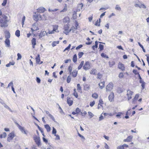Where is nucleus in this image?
Here are the masks:
<instances>
[{"label":"nucleus","instance_id":"obj_37","mask_svg":"<svg viewBox=\"0 0 149 149\" xmlns=\"http://www.w3.org/2000/svg\"><path fill=\"white\" fill-rule=\"evenodd\" d=\"M90 89L89 85L88 84H86L84 86V89L85 90H88Z\"/></svg>","mask_w":149,"mask_h":149},{"label":"nucleus","instance_id":"obj_25","mask_svg":"<svg viewBox=\"0 0 149 149\" xmlns=\"http://www.w3.org/2000/svg\"><path fill=\"white\" fill-rule=\"evenodd\" d=\"M100 88L101 89H102L104 86V81L101 82L98 84Z\"/></svg>","mask_w":149,"mask_h":149},{"label":"nucleus","instance_id":"obj_50","mask_svg":"<svg viewBox=\"0 0 149 149\" xmlns=\"http://www.w3.org/2000/svg\"><path fill=\"white\" fill-rule=\"evenodd\" d=\"M57 104V105H58V107H59L58 108H59V112L60 113H63V110L61 108V107L58 104Z\"/></svg>","mask_w":149,"mask_h":149},{"label":"nucleus","instance_id":"obj_16","mask_svg":"<svg viewBox=\"0 0 149 149\" xmlns=\"http://www.w3.org/2000/svg\"><path fill=\"white\" fill-rule=\"evenodd\" d=\"M139 96V94H137L136 95L135 97L133 99L132 101V103L133 104L135 103L137 101Z\"/></svg>","mask_w":149,"mask_h":149},{"label":"nucleus","instance_id":"obj_23","mask_svg":"<svg viewBox=\"0 0 149 149\" xmlns=\"http://www.w3.org/2000/svg\"><path fill=\"white\" fill-rule=\"evenodd\" d=\"M77 74V71L76 70H73L72 72L71 73V74H72V76L74 77H76Z\"/></svg>","mask_w":149,"mask_h":149},{"label":"nucleus","instance_id":"obj_39","mask_svg":"<svg viewBox=\"0 0 149 149\" xmlns=\"http://www.w3.org/2000/svg\"><path fill=\"white\" fill-rule=\"evenodd\" d=\"M3 105L4 107L6 109H8L10 111H11V109L5 103L3 104Z\"/></svg>","mask_w":149,"mask_h":149},{"label":"nucleus","instance_id":"obj_58","mask_svg":"<svg viewBox=\"0 0 149 149\" xmlns=\"http://www.w3.org/2000/svg\"><path fill=\"white\" fill-rule=\"evenodd\" d=\"M70 47H71V45L70 44L67 47H66V48H65V49L64 50L63 52H64L66 50H68L70 48Z\"/></svg>","mask_w":149,"mask_h":149},{"label":"nucleus","instance_id":"obj_40","mask_svg":"<svg viewBox=\"0 0 149 149\" xmlns=\"http://www.w3.org/2000/svg\"><path fill=\"white\" fill-rule=\"evenodd\" d=\"M11 87V88L13 87V81H11L8 85V86L7 88L10 87Z\"/></svg>","mask_w":149,"mask_h":149},{"label":"nucleus","instance_id":"obj_36","mask_svg":"<svg viewBox=\"0 0 149 149\" xmlns=\"http://www.w3.org/2000/svg\"><path fill=\"white\" fill-rule=\"evenodd\" d=\"M84 64V61H82L81 62L80 64V65L78 67V70H79L83 66V65Z\"/></svg>","mask_w":149,"mask_h":149},{"label":"nucleus","instance_id":"obj_55","mask_svg":"<svg viewBox=\"0 0 149 149\" xmlns=\"http://www.w3.org/2000/svg\"><path fill=\"white\" fill-rule=\"evenodd\" d=\"M72 70V67L70 65L68 67V70L69 71V72L70 73V74H71V72Z\"/></svg>","mask_w":149,"mask_h":149},{"label":"nucleus","instance_id":"obj_41","mask_svg":"<svg viewBox=\"0 0 149 149\" xmlns=\"http://www.w3.org/2000/svg\"><path fill=\"white\" fill-rule=\"evenodd\" d=\"M47 19L46 15L45 14H44L42 16V20H46Z\"/></svg>","mask_w":149,"mask_h":149},{"label":"nucleus","instance_id":"obj_22","mask_svg":"<svg viewBox=\"0 0 149 149\" xmlns=\"http://www.w3.org/2000/svg\"><path fill=\"white\" fill-rule=\"evenodd\" d=\"M32 28H33L36 31L39 29V28L37 26V24L36 23H34L32 25Z\"/></svg>","mask_w":149,"mask_h":149},{"label":"nucleus","instance_id":"obj_21","mask_svg":"<svg viewBox=\"0 0 149 149\" xmlns=\"http://www.w3.org/2000/svg\"><path fill=\"white\" fill-rule=\"evenodd\" d=\"M36 40L35 38H33L31 40V43L33 48H35V46L36 45Z\"/></svg>","mask_w":149,"mask_h":149},{"label":"nucleus","instance_id":"obj_7","mask_svg":"<svg viewBox=\"0 0 149 149\" xmlns=\"http://www.w3.org/2000/svg\"><path fill=\"white\" fill-rule=\"evenodd\" d=\"M113 87V84L112 83H110L106 86V91L107 92L110 91H111Z\"/></svg>","mask_w":149,"mask_h":149},{"label":"nucleus","instance_id":"obj_14","mask_svg":"<svg viewBox=\"0 0 149 149\" xmlns=\"http://www.w3.org/2000/svg\"><path fill=\"white\" fill-rule=\"evenodd\" d=\"M67 102L69 106L72 105L73 103V100L70 98L68 97L67 99Z\"/></svg>","mask_w":149,"mask_h":149},{"label":"nucleus","instance_id":"obj_2","mask_svg":"<svg viewBox=\"0 0 149 149\" xmlns=\"http://www.w3.org/2000/svg\"><path fill=\"white\" fill-rule=\"evenodd\" d=\"M69 24H68L65 25L64 26L63 29L64 31L63 32L67 35L71 31V30H70V29H69Z\"/></svg>","mask_w":149,"mask_h":149},{"label":"nucleus","instance_id":"obj_1","mask_svg":"<svg viewBox=\"0 0 149 149\" xmlns=\"http://www.w3.org/2000/svg\"><path fill=\"white\" fill-rule=\"evenodd\" d=\"M8 22V17L6 15H3L0 16V24H1V27H7L8 26L7 23Z\"/></svg>","mask_w":149,"mask_h":149},{"label":"nucleus","instance_id":"obj_31","mask_svg":"<svg viewBox=\"0 0 149 149\" xmlns=\"http://www.w3.org/2000/svg\"><path fill=\"white\" fill-rule=\"evenodd\" d=\"M15 36L18 37H19L20 36V31L17 30L15 32Z\"/></svg>","mask_w":149,"mask_h":149},{"label":"nucleus","instance_id":"obj_57","mask_svg":"<svg viewBox=\"0 0 149 149\" xmlns=\"http://www.w3.org/2000/svg\"><path fill=\"white\" fill-rule=\"evenodd\" d=\"M88 113L89 116H91V118L94 116L93 114L91 112L89 111Z\"/></svg>","mask_w":149,"mask_h":149},{"label":"nucleus","instance_id":"obj_59","mask_svg":"<svg viewBox=\"0 0 149 149\" xmlns=\"http://www.w3.org/2000/svg\"><path fill=\"white\" fill-rule=\"evenodd\" d=\"M99 48L100 51L102 50L103 49V46L101 44H100L99 45Z\"/></svg>","mask_w":149,"mask_h":149},{"label":"nucleus","instance_id":"obj_4","mask_svg":"<svg viewBox=\"0 0 149 149\" xmlns=\"http://www.w3.org/2000/svg\"><path fill=\"white\" fill-rule=\"evenodd\" d=\"M134 6L136 7H139L140 8H143L145 9L146 8V6L143 4L142 3L140 2H139L138 3L135 2L134 4Z\"/></svg>","mask_w":149,"mask_h":149},{"label":"nucleus","instance_id":"obj_43","mask_svg":"<svg viewBox=\"0 0 149 149\" xmlns=\"http://www.w3.org/2000/svg\"><path fill=\"white\" fill-rule=\"evenodd\" d=\"M109 66L110 67H112L115 64V62L114 61H112L111 62H109Z\"/></svg>","mask_w":149,"mask_h":149},{"label":"nucleus","instance_id":"obj_44","mask_svg":"<svg viewBox=\"0 0 149 149\" xmlns=\"http://www.w3.org/2000/svg\"><path fill=\"white\" fill-rule=\"evenodd\" d=\"M101 56L102 57H103V58H109V57L108 56H107L106 54H105L104 53H102L101 54Z\"/></svg>","mask_w":149,"mask_h":149},{"label":"nucleus","instance_id":"obj_29","mask_svg":"<svg viewBox=\"0 0 149 149\" xmlns=\"http://www.w3.org/2000/svg\"><path fill=\"white\" fill-rule=\"evenodd\" d=\"M115 9L116 10L120 11L121 10V8L118 5H116L115 7Z\"/></svg>","mask_w":149,"mask_h":149},{"label":"nucleus","instance_id":"obj_38","mask_svg":"<svg viewBox=\"0 0 149 149\" xmlns=\"http://www.w3.org/2000/svg\"><path fill=\"white\" fill-rule=\"evenodd\" d=\"M6 135H7L6 133L4 132L2 134L0 135V138H5L6 136Z\"/></svg>","mask_w":149,"mask_h":149},{"label":"nucleus","instance_id":"obj_10","mask_svg":"<svg viewBox=\"0 0 149 149\" xmlns=\"http://www.w3.org/2000/svg\"><path fill=\"white\" fill-rule=\"evenodd\" d=\"M133 93V92L131 91L130 90H128L127 91V95L128 100H129L131 98V96L132 95Z\"/></svg>","mask_w":149,"mask_h":149},{"label":"nucleus","instance_id":"obj_24","mask_svg":"<svg viewBox=\"0 0 149 149\" xmlns=\"http://www.w3.org/2000/svg\"><path fill=\"white\" fill-rule=\"evenodd\" d=\"M45 127L47 132H49L51 130V128L47 124L45 125Z\"/></svg>","mask_w":149,"mask_h":149},{"label":"nucleus","instance_id":"obj_19","mask_svg":"<svg viewBox=\"0 0 149 149\" xmlns=\"http://www.w3.org/2000/svg\"><path fill=\"white\" fill-rule=\"evenodd\" d=\"M118 67L122 70H123L125 69V68L123 64L120 63H119Z\"/></svg>","mask_w":149,"mask_h":149},{"label":"nucleus","instance_id":"obj_53","mask_svg":"<svg viewBox=\"0 0 149 149\" xmlns=\"http://www.w3.org/2000/svg\"><path fill=\"white\" fill-rule=\"evenodd\" d=\"M7 2V0H3V2L2 3V6H5Z\"/></svg>","mask_w":149,"mask_h":149},{"label":"nucleus","instance_id":"obj_8","mask_svg":"<svg viewBox=\"0 0 149 149\" xmlns=\"http://www.w3.org/2000/svg\"><path fill=\"white\" fill-rule=\"evenodd\" d=\"M18 128L22 133H24L25 134H27V132L25 131L24 127L21 126L18 123H16Z\"/></svg>","mask_w":149,"mask_h":149},{"label":"nucleus","instance_id":"obj_12","mask_svg":"<svg viewBox=\"0 0 149 149\" xmlns=\"http://www.w3.org/2000/svg\"><path fill=\"white\" fill-rule=\"evenodd\" d=\"M114 94L113 92L111 93L109 96V100L110 102H113L114 101Z\"/></svg>","mask_w":149,"mask_h":149},{"label":"nucleus","instance_id":"obj_20","mask_svg":"<svg viewBox=\"0 0 149 149\" xmlns=\"http://www.w3.org/2000/svg\"><path fill=\"white\" fill-rule=\"evenodd\" d=\"M132 138V136H129L127 137L126 139L124 140V142H130V141Z\"/></svg>","mask_w":149,"mask_h":149},{"label":"nucleus","instance_id":"obj_30","mask_svg":"<svg viewBox=\"0 0 149 149\" xmlns=\"http://www.w3.org/2000/svg\"><path fill=\"white\" fill-rule=\"evenodd\" d=\"M15 62L14 61L10 62L9 63L7 64L6 65V66L7 67H9L10 65H13L15 64Z\"/></svg>","mask_w":149,"mask_h":149},{"label":"nucleus","instance_id":"obj_42","mask_svg":"<svg viewBox=\"0 0 149 149\" xmlns=\"http://www.w3.org/2000/svg\"><path fill=\"white\" fill-rule=\"evenodd\" d=\"M77 55L75 54L74 55L73 57V61L75 63L77 61Z\"/></svg>","mask_w":149,"mask_h":149},{"label":"nucleus","instance_id":"obj_18","mask_svg":"<svg viewBox=\"0 0 149 149\" xmlns=\"http://www.w3.org/2000/svg\"><path fill=\"white\" fill-rule=\"evenodd\" d=\"M5 42L6 47H10V41L9 39H6L5 40Z\"/></svg>","mask_w":149,"mask_h":149},{"label":"nucleus","instance_id":"obj_32","mask_svg":"<svg viewBox=\"0 0 149 149\" xmlns=\"http://www.w3.org/2000/svg\"><path fill=\"white\" fill-rule=\"evenodd\" d=\"M98 45V42L97 41H96L95 42V45L92 47L93 49V50H95V48H97V46Z\"/></svg>","mask_w":149,"mask_h":149},{"label":"nucleus","instance_id":"obj_33","mask_svg":"<svg viewBox=\"0 0 149 149\" xmlns=\"http://www.w3.org/2000/svg\"><path fill=\"white\" fill-rule=\"evenodd\" d=\"M96 73V70L95 69H92L90 71V73L91 74H95Z\"/></svg>","mask_w":149,"mask_h":149},{"label":"nucleus","instance_id":"obj_5","mask_svg":"<svg viewBox=\"0 0 149 149\" xmlns=\"http://www.w3.org/2000/svg\"><path fill=\"white\" fill-rule=\"evenodd\" d=\"M83 69L85 70H89L91 68V64L88 61H86L83 66Z\"/></svg>","mask_w":149,"mask_h":149},{"label":"nucleus","instance_id":"obj_60","mask_svg":"<svg viewBox=\"0 0 149 149\" xmlns=\"http://www.w3.org/2000/svg\"><path fill=\"white\" fill-rule=\"evenodd\" d=\"M117 149H124V148L123 146H118L117 148Z\"/></svg>","mask_w":149,"mask_h":149},{"label":"nucleus","instance_id":"obj_17","mask_svg":"<svg viewBox=\"0 0 149 149\" xmlns=\"http://www.w3.org/2000/svg\"><path fill=\"white\" fill-rule=\"evenodd\" d=\"M34 139L36 144L38 145H39L40 143V140L39 138L37 136H35L34 137Z\"/></svg>","mask_w":149,"mask_h":149},{"label":"nucleus","instance_id":"obj_9","mask_svg":"<svg viewBox=\"0 0 149 149\" xmlns=\"http://www.w3.org/2000/svg\"><path fill=\"white\" fill-rule=\"evenodd\" d=\"M48 33V32L47 33L46 31H41L39 35V38H40L44 36L45 35H47Z\"/></svg>","mask_w":149,"mask_h":149},{"label":"nucleus","instance_id":"obj_62","mask_svg":"<svg viewBox=\"0 0 149 149\" xmlns=\"http://www.w3.org/2000/svg\"><path fill=\"white\" fill-rule=\"evenodd\" d=\"M102 114H103V113L101 114L100 116L99 117V121H100L102 120L104 118L103 116H102Z\"/></svg>","mask_w":149,"mask_h":149},{"label":"nucleus","instance_id":"obj_61","mask_svg":"<svg viewBox=\"0 0 149 149\" xmlns=\"http://www.w3.org/2000/svg\"><path fill=\"white\" fill-rule=\"evenodd\" d=\"M55 136H56V138L55 139L56 140H59L60 139V137L59 136L58 134H55L54 135Z\"/></svg>","mask_w":149,"mask_h":149},{"label":"nucleus","instance_id":"obj_28","mask_svg":"<svg viewBox=\"0 0 149 149\" xmlns=\"http://www.w3.org/2000/svg\"><path fill=\"white\" fill-rule=\"evenodd\" d=\"M70 19L68 17H66L63 19V22L64 23H67L69 22Z\"/></svg>","mask_w":149,"mask_h":149},{"label":"nucleus","instance_id":"obj_27","mask_svg":"<svg viewBox=\"0 0 149 149\" xmlns=\"http://www.w3.org/2000/svg\"><path fill=\"white\" fill-rule=\"evenodd\" d=\"M59 43V41H53L52 44V45L53 47L55 46L57 44H58Z\"/></svg>","mask_w":149,"mask_h":149},{"label":"nucleus","instance_id":"obj_54","mask_svg":"<svg viewBox=\"0 0 149 149\" xmlns=\"http://www.w3.org/2000/svg\"><path fill=\"white\" fill-rule=\"evenodd\" d=\"M84 54V53L83 52H80L78 53V55L79 58H81Z\"/></svg>","mask_w":149,"mask_h":149},{"label":"nucleus","instance_id":"obj_48","mask_svg":"<svg viewBox=\"0 0 149 149\" xmlns=\"http://www.w3.org/2000/svg\"><path fill=\"white\" fill-rule=\"evenodd\" d=\"M25 16H24L22 19V26L23 27V25L24 24V22L25 21Z\"/></svg>","mask_w":149,"mask_h":149},{"label":"nucleus","instance_id":"obj_47","mask_svg":"<svg viewBox=\"0 0 149 149\" xmlns=\"http://www.w3.org/2000/svg\"><path fill=\"white\" fill-rule=\"evenodd\" d=\"M71 78L70 76H68L67 79V82L68 83H69L71 81Z\"/></svg>","mask_w":149,"mask_h":149},{"label":"nucleus","instance_id":"obj_11","mask_svg":"<svg viewBox=\"0 0 149 149\" xmlns=\"http://www.w3.org/2000/svg\"><path fill=\"white\" fill-rule=\"evenodd\" d=\"M14 134L13 133H10L8 136L7 141L10 142L14 137Z\"/></svg>","mask_w":149,"mask_h":149},{"label":"nucleus","instance_id":"obj_46","mask_svg":"<svg viewBox=\"0 0 149 149\" xmlns=\"http://www.w3.org/2000/svg\"><path fill=\"white\" fill-rule=\"evenodd\" d=\"M78 136L82 139L83 141H84L85 140V139L84 137L82 136V135L80 134L79 132L78 133Z\"/></svg>","mask_w":149,"mask_h":149},{"label":"nucleus","instance_id":"obj_63","mask_svg":"<svg viewBox=\"0 0 149 149\" xmlns=\"http://www.w3.org/2000/svg\"><path fill=\"white\" fill-rule=\"evenodd\" d=\"M80 111H81L80 110V109L79 108H77L76 109V112L77 114L79 113H80Z\"/></svg>","mask_w":149,"mask_h":149},{"label":"nucleus","instance_id":"obj_49","mask_svg":"<svg viewBox=\"0 0 149 149\" xmlns=\"http://www.w3.org/2000/svg\"><path fill=\"white\" fill-rule=\"evenodd\" d=\"M56 129L54 127H53V130L52 132V133L54 135L56 134Z\"/></svg>","mask_w":149,"mask_h":149},{"label":"nucleus","instance_id":"obj_56","mask_svg":"<svg viewBox=\"0 0 149 149\" xmlns=\"http://www.w3.org/2000/svg\"><path fill=\"white\" fill-rule=\"evenodd\" d=\"M146 56L147 57V61L148 65L149 66V55L146 54Z\"/></svg>","mask_w":149,"mask_h":149},{"label":"nucleus","instance_id":"obj_26","mask_svg":"<svg viewBox=\"0 0 149 149\" xmlns=\"http://www.w3.org/2000/svg\"><path fill=\"white\" fill-rule=\"evenodd\" d=\"M36 62L38 64H39L40 61V55L38 54L36 58Z\"/></svg>","mask_w":149,"mask_h":149},{"label":"nucleus","instance_id":"obj_45","mask_svg":"<svg viewBox=\"0 0 149 149\" xmlns=\"http://www.w3.org/2000/svg\"><path fill=\"white\" fill-rule=\"evenodd\" d=\"M73 17L74 19H76L77 17V13L76 12L74 11L73 14Z\"/></svg>","mask_w":149,"mask_h":149},{"label":"nucleus","instance_id":"obj_3","mask_svg":"<svg viewBox=\"0 0 149 149\" xmlns=\"http://www.w3.org/2000/svg\"><path fill=\"white\" fill-rule=\"evenodd\" d=\"M33 18L34 20L36 21L41 20L42 16L39 14L35 13L33 15Z\"/></svg>","mask_w":149,"mask_h":149},{"label":"nucleus","instance_id":"obj_15","mask_svg":"<svg viewBox=\"0 0 149 149\" xmlns=\"http://www.w3.org/2000/svg\"><path fill=\"white\" fill-rule=\"evenodd\" d=\"M83 4L82 3H81L80 4H79L78 5L77 8V11H79L82 9V8L83 7Z\"/></svg>","mask_w":149,"mask_h":149},{"label":"nucleus","instance_id":"obj_64","mask_svg":"<svg viewBox=\"0 0 149 149\" xmlns=\"http://www.w3.org/2000/svg\"><path fill=\"white\" fill-rule=\"evenodd\" d=\"M95 101H93L92 102H91L90 104V106L91 107H93L95 104Z\"/></svg>","mask_w":149,"mask_h":149},{"label":"nucleus","instance_id":"obj_6","mask_svg":"<svg viewBox=\"0 0 149 149\" xmlns=\"http://www.w3.org/2000/svg\"><path fill=\"white\" fill-rule=\"evenodd\" d=\"M53 29L52 31L49 30L48 33L49 34H53L54 33V32H57L58 28V25H54L53 26Z\"/></svg>","mask_w":149,"mask_h":149},{"label":"nucleus","instance_id":"obj_51","mask_svg":"<svg viewBox=\"0 0 149 149\" xmlns=\"http://www.w3.org/2000/svg\"><path fill=\"white\" fill-rule=\"evenodd\" d=\"M17 60H18L19 59H21L22 58L21 55L19 53H17Z\"/></svg>","mask_w":149,"mask_h":149},{"label":"nucleus","instance_id":"obj_34","mask_svg":"<svg viewBox=\"0 0 149 149\" xmlns=\"http://www.w3.org/2000/svg\"><path fill=\"white\" fill-rule=\"evenodd\" d=\"M98 97V95L96 93H94L92 95V97L95 99H97Z\"/></svg>","mask_w":149,"mask_h":149},{"label":"nucleus","instance_id":"obj_52","mask_svg":"<svg viewBox=\"0 0 149 149\" xmlns=\"http://www.w3.org/2000/svg\"><path fill=\"white\" fill-rule=\"evenodd\" d=\"M77 90L80 91H81V88L79 84H77Z\"/></svg>","mask_w":149,"mask_h":149},{"label":"nucleus","instance_id":"obj_13","mask_svg":"<svg viewBox=\"0 0 149 149\" xmlns=\"http://www.w3.org/2000/svg\"><path fill=\"white\" fill-rule=\"evenodd\" d=\"M46 10V9L42 7H40L37 9V12L39 13H43Z\"/></svg>","mask_w":149,"mask_h":149},{"label":"nucleus","instance_id":"obj_35","mask_svg":"<svg viewBox=\"0 0 149 149\" xmlns=\"http://www.w3.org/2000/svg\"><path fill=\"white\" fill-rule=\"evenodd\" d=\"M10 33L9 32H7L6 34L5 35V38H6V39H8L10 38Z\"/></svg>","mask_w":149,"mask_h":149}]
</instances>
